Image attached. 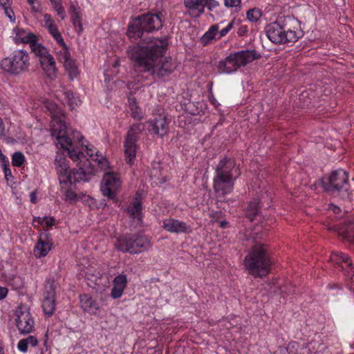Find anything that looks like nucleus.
Masks as SVG:
<instances>
[{
    "label": "nucleus",
    "instance_id": "1",
    "mask_svg": "<svg viewBox=\"0 0 354 354\" xmlns=\"http://www.w3.org/2000/svg\"><path fill=\"white\" fill-rule=\"evenodd\" d=\"M167 42L165 39H153L145 46H132L128 56L142 71H151L160 77L167 76L176 68L171 57H164Z\"/></svg>",
    "mask_w": 354,
    "mask_h": 354
},
{
    "label": "nucleus",
    "instance_id": "2",
    "mask_svg": "<svg viewBox=\"0 0 354 354\" xmlns=\"http://www.w3.org/2000/svg\"><path fill=\"white\" fill-rule=\"evenodd\" d=\"M55 165L62 189L67 187L68 183L88 182L93 176V169L88 160H86L82 163L80 162L77 168H74L69 171V165L64 154L57 152L55 158Z\"/></svg>",
    "mask_w": 354,
    "mask_h": 354
},
{
    "label": "nucleus",
    "instance_id": "3",
    "mask_svg": "<svg viewBox=\"0 0 354 354\" xmlns=\"http://www.w3.org/2000/svg\"><path fill=\"white\" fill-rule=\"evenodd\" d=\"M267 37L274 44L295 43L301 36L298 21L290 16L279 17L265 28Z\"/></svg>",
    "mask_w": 354,
    "mask_h": 354
},
{
    "label": "nucleus",
    "instance_id": "4",
    "mask_svg": "<svg viewBox=\"0 0 354 354\" xmlns=\"http://www.w3.org/2000/svg\"><path fill=\"white\" fill-rule=\"evenodd\" d=\"M241 172L234 160L230 158L221 159L215 168L213 189L218 196H224L232 192L234 181Z\"/></svg>",
    "mask_w": 354,
    "mask_h": 354
},
{
    "label": "nucleus",
    "instance_id": "5",
    "mask_svg": "<svg viewBox=\"0 0 354 354\" xmlns=\"http://www.w3.org/2000/svg\"><path fill=\"white\" fill-rule=\"evenodd\" d=\"M324 190L330 196L346 202L352 201V193L348 183V174L342 169L333 171L322 179Z\"/></svg>",
    "mask_w": 354,
    "mask_h": 354
},
{
    "label": "nucleus",
    "instance_id": "6",
    "mask_svg": "<svg viewBox=\"0 0 354 354\" xmlns=\"http://www.w3.org/2000/svg\"><path fill=\"white\" fill-rule=\"evenodd\" d=\"M271 263L266 245L262 243L254 244L244 259L245 269L254 277L268 274Z\"/></svg>",
    "mask_w": 354,
    "mask_h": 354
},
{
    "label": "nucleus",
    "instance_id": "7",
    "mask_svg": "<svg viewBox=\"0 0 354 354\" xmlns=\"http://www.w3.org/2000/svg\"><path fill=\"white\" fill-rule=\"evenodd\" d=\"M259 57L260 55L256 50H241L230 54L224 60L219 62L218 69L220 73H230Z\"/></svg>",
    "mask_w": 354,
    "mask_h": 354
},
{
    "label": "nucleus",
    "instance_id": "8",
    "mask_svg": "<svg viewBox=\"0 0 354 354\" xmlns=\"http://www.w3.org/2000/svg\"><path fill=\"white\" fill-rule=\"evenodd\" d=\"M30 66V55L26 50L22 49L13 51L1 62V68L11 75H19L27 72Z\"/></svg>",
    "mask_w": 354,
    "mask_h": 354
},
{
    "label": "nucleus",
    "instance_id": "9",
    "mask_svg": "<svg viewBox=\"0 0 354 354\" xmlns=\"http://www.w3.org/2000/svg\"><path fill=\"white\" fill-rule=\"evenodd\" d=\"M149 239L141 234H132L120 237L115 243V247L122 252L138 254L147 250L150 247Z\"/></svg>",
    "mask_w": 354,
    "mask_h": 354
},
{
    "label": "nucleus",
    "instance_id": "10",
    "mask_svg": "<svg viewBox=\"0 0 354 354\" xmlns=\"http://www.w3.org/2000/svg\"><path fill=\"white\" fill-rule=\"evenodd\" d=\"M143 129V124H133L128 130L125 137L124 142L125 158L127 162L130 165L134 162L138 147L136 143Z\"/></svg>",
    "mask_w": 354,
    "mask_h": 354
},
{
    "label": "nucleus",
    "instance_id": "11",
    "mask_svg": "<svg viewBox=\"0 0 354 354\" xmlns=\"http://www.w3.org/2000/svg\"><path fill=\"white\" fill-rule=\"evenodd\" d=\"M14 315L16 327L21 335H27L33 331L35 321L27 306L19 304L14 311Z\"/></svg>",
    "mask_w": 354,
    "mask_h": 354
},
{
    "label": "nucleus",
    "instance_id": "12",
    "mask_svg": "<svg viewBox=\"0 0 354 354\" xmlns=\"http://www.w3.org/2000/svg\"><path fill=\"white\" fill-rule=\"evenodd\" d=\"M51 126V134L56 139L57 145L67 150L72 146V140L66 136V126L61 116L54 115Z\"/></svg>",
    "mask_w": 354,
    "mask_h": 354
},
{
    "label": "nucleus",
    "instance_id": "13",
    "mask_svg": "<svg viewBox=\"0 0 354 354\" xmlns=\"http://www.w3.org/2000/svg\"><path fill=\"white\" fill-rule=\"evenodd\" d=\"M120 180L117 174L106 172L102 180L101 191L104 196L110 199L115 198L117 190L120 187Z\"/></svg>",
    "mask_w": 354,
    "mask_h": 354
},
{
    "label": "nucleus",
    "instance_id": "14",
    "mask_svg": "<svg viewBox=\"0 0 354 354\" xmlns=\"http://www.w3.org/2000/svg\"><path fill=\"white\" fill-rule=\"evenodd\" d=\"M142 22V28L145 32L158 30L162 26V15L147 13L138 16Z\"/></svg>",
    "mask_w": 354,
    "mask_h": 354
},
{
    "label": "nucleus",
    "instance_id": "15",
    "mask_svg": "<svg viewBox=\"0 0 354 354\" xmlns=\"http://www.w3.org/2000/svg\"><path fill=\"white\" fill-rule=\"evenodd\" d=\"M52 245L50 234L46 231L41 232L34 248L35 257L37 259L46 257L51 250Z\"/></svg>",
    "mask_w": 354,
    "mask_h": 354
},
{
    "label": "nucleus",
    "instance_id": "16",
    "mask_svg": "<svg viewBox=\"0 0 354 354\" xmlns=\"http://www.w3.org/2000/svg\"><path fill=\"white\" fill-rule=\"evenodd\" d=\"M186 13L192 18H198L204 13L205 0H183Z\"/></svg>",
    "mask_w": 354,
    "mask_h": 354
},
{
    "label": "nucleus",
    "instance_id": "17",
    "mask_svg": "<svg viewBox=\"0 0 354 354\" xmlns=\"http://www.w3.org/2000/svg\"><path fill=\"white\" fill-rule=\"evenodd\" d=\"M147 123H149L151 126V129L153 133L159 137H163L168 132V122L165 115L160 114L158 118H156L153 120L148 121Z\"/></svg>",
    "mask_w": 354,
    "mask_h": 354
},
{
    "label": "nucleus",
    "instance_id": "18",
    "mask_svg": "<svg viewBox=\"0 0 354 354\" xmlns=\"http://www.w3.org/2000/svg\"><path fill=\"white\" fill-rule=\"evenodd\" d=\"M44 26L46 28L49 33L52 35L54 39L59 45H64V39L58 30L57 26L55 24V21L52 19L50 15L44 14Z\"/></svg>",
    "mask_w": 354,
    "mask_h": 354
},
{
    "label": "nucleus",
    "instance_id": "19",
    "mask_svg": "<svg viewBox=\"0 0 354 354\" xmlns=\"http://www.w3.org/2000/svg\"><path fill=\"white\" fill-rule=\"evenodd\" d=\"M41 67L46 75L50 80H54L57 77V68L56 62L52 55H49L39 61Z\"/></svg>",
    "mask_w": 354,
    "mask_h": 354
},
{
    "label": "nucleus",
    "instance_id": "20",
    "mask_svg": "<svg viewBox=\"0 0 354 354\" xmlns=\"http://www.w3.org/2000/svg\"><path fill=\"white\" fill-rule=\"evenodd\" d=\"M162 227L169 232L177 234L185 233L188 229L185 222L171 218L163 221Z\"/></svg>",
    "mask_w": 354,
    "mask_h": 354
},
{
    "label": "nucleus",
    "instance_id": "21",
    "mask_svg": "<svg viewBox=\"0 0 354 354\" xmlns=\"http://www.w3.org/2000/svg\"><path fill=\"white\" fill-rule=\"evenodd\" d=\"M113 286L111 292V296L113 299H118L122 295L127 284L126 275L121 274L116 276L113 279Z\"/></svg>",
    "mask_w": 354,
    "mask_h": 354
},
{
    "label": "nucleus",
    "instance_id": "22",
    "mask_svg": "<svg viewBox=\"0 0 354 354\" xmlns=\"http://www.w3.org/2000/svg\"><path fill=\"white\" fill-rule=\"evenodd\" d=\"M57 97L63 103H66L71 109L81 104V100L72 90H58Z\"/></svg>",
    "mask_w": 354,
    "mask_h": 354
},
{
    "label": "nucleus",
    "instance_id": "23",
    "mask_svg": "<svg viewBox=\"0 0 354 354\" xmlns=\"http://www.w3.org/2000/svg\"><path fill=\"white\" fill-rule=\"evenodd\" d=\"M145 31L140 19L137 17L129 23L127 34L130 39L136 40L142 36Z\"/></svg>",
    "mask_w": 354,
    "mask_h": 354
},
{
    "label": "nucleus",
    "instance_id": "24",
    "mask_svg": "<svg viewBox=\"0 0 354 354\" xmlns=\"http://www.w3.org/2000/svg\"><path fill=\"white\" fill-rule=\"evenodd\" d=\"M82 308L88 313L95 314L99 310V304L88 295H83L80 297Z\"/></svg>",
    "mask_w": 354,
    "mask_h": 354
},
{
    "label": "nucleus",
    "instance_id": "25",
    "mask_svg": "<svg viewBox=\"0 0 354 354\" xmlns=\"http://www.w3.org/2000/svg\"><path fill=\"white\" fill-rule=\"evenodd\" d=\"M128 104L131 111V116L136 120H141L144 118L145 113L138 105L136 98L133 95V92H130L128 95Z\"/></svg>",
    "mask_w": 354,
    "mask_h": 354
},
{
    "label": "nucleus",
    "instance_id": "26",
    "mask_svg": "<svg viewBox=\"0 0 354 354\" xmlns=\"http://www.w3.org/2000/svg\"><path fill=\"white\" fill-rule=\"evenodd\" d=\"M142 203L138 198V194H136V196L133 198V201L130 203L127 207V212L131 218L140 221L142 217Z\"/></svg>",
    "mask_w": 354,
    "mask_h": 354
},
{
    "label": "nucleus",
    "instance_id": "27",
    "mask_svg": "<svg viewBox=\"0 0 354 354\" xmlns=\"http://www.w3.org/2000/svg\"><path fill=\"white\" fill-rule=\"evenodd\" d=\"M69 13L71 15V21L76 31L79 34L81 33L83 30V27L80 8L72 3L69 8Z\"/></svg>",
    "mask_w": 354,
    "mask_h": 354
},
{
    "label": "nucleus",
    "instance_id": "28",
    "mask_svg": "<svg viewBox=\"0 0 354 354\" xmlns=\"http://www.w3.org/2000/svg\"><path fill=\"white\" fill-rule=\"evenodd\" d=\"M13 31L15 33V39L17 43L29 44L30 45V43L37 39L35 34L19 28H15Z\"/></svg>",
    "mask_w": 354,
    "mask_h": 354
},
{
    "label": "nucleus",
    "instance_id": "29",
    "mask_svg": "<svg viewBox=\"0 0 354 354\" xmlns=\"http://www.w3.org/2000/svg\"><path fill=\"white\" fill-rule=\"evenodd\" d=\"M330 260L337 265H339L342 262L347 263L348 267L350 268V270L347 272V275L348 277H353L354 275L353 264L350 261V257L348 255L342 252L333 253L331 255Z\"/></svg>",
    "mask_w": 354,
    "mask_h": 354
},
{
    "label": "nucleus",
    "instance_id": "30",
    "mask_svg": "<svg viewBox=\"0 0 354 354\" xmlns=\"http://www.w3.org/2000/svg\"><path fill=\"white\" fill-rule=\"evenodd\" d=\"M59 284L53 276H49L46 279L44 286V297H54L56 295V290Z\"/></svg>",
    "mask_w": 354,
    "mask_h": 354
},
{
    "label": "nucleus",
    "instance_id": "31",
    "mask_svg": "<svg viewBox=\"0 0 354 354\" xmlns=\"http://www.w3.org/2000/svg\"><path fill=\"white\" fill-rule=\"evenodd\" d=\"M219 26L214 24L209 27V30L201 38V42L203 46L211 44L214 40L216 39V36L218 33Z\"/></svg>",
    "mask_w": 354,
    "mask_h": 354
},
{
    "label": "nucleus",
    "instance_id": "32",
    "mask_svg": "<svg viewBox=\"0 0 354 354\" xmlns=\"http://www.w3.org/2000/svg\"><path fill=\"white\" fill-rule=\"evenodd\" d=\"M30 48L35 55L39 57V61L50 55L48 50L38 42L37 38L30 43Z\"/></svg>",
    "mask_w": 354,
    "mask_h": 354
},
{
    "label": "nucleus",
    "instance_id": "33",
    "mask_svg": "<svg viewBox=\"0 0 354 354\" xmlns=\"http://www.w3.org/2000/svg\"><path fill=\"white\" fill-rule=\"evenodd\" d=\"M42 307L44 313L48 317L51 316L55 310V297H44Z\"/></svg>",
    "mask_w": 354,
    "mask_h": 354
},
{
    "label": "nucleus",
    "instance_id": "34",
    "mask_svg": "<svg viewBox=\"0 0 354 354\" xmlns=\"http://www.w3.org/2000/svg\"><path fill=\"white\" fill-rule=\"evenodd\" d=\"M63 64L71 80L78 77L80 71L75 60L71 59Z\"/></svg>",
    "mask_w": 354,
    "mask_h": 354
},
{
    "label": "nucleus",
    "instance_id": "35",
    "mask_svg": "<svg viewBox=\"0 0 354 354\" xmlns=\"http://www.w3.org/2000/svg\"><path fill=\"white\" fill-rule=\"evenodd\" d=\"M259 213V201L254 200L251 201L245 211V216L248 217L250 221L254 220L255 217L258 215Z\"/></svg>",
    "mask_w": 354,
    "mask_h": 354
},
{
    "label": "nucleus",
    "instance_id": "36",
    "mask_svg": "<svg viewBox=\"0 0 354 354\" xmlns=\"http://www.w3.org/2000/svg\"><path fill=\"white\" fill-rule=\"evenodd\" d=\"M262 17V11L259 8L249 9L246 12L247 19L252 23L257 22Z\"/></svg>",
    "mask_w": 354,
    "mask_h": 354
},
{
    "label": "nucleus",
    "instance_id": "37",
    "mask_svg": "<svg viewBox=\"0 0 354 354\" xmlns=\"http://www.w3.org/2000/svg\"><path fill=\"white\" fill-rule=\"evenodd\" d=\"M73 184H68L64 189L61 187V191L64 194L65 200L69 201L71 203L75 202L77 198V194L73 192L71 187Z\"/></svg>",
    "mask_w": 354,
    "mask_h": 354
},
{
    "label": "nucleus",
    "instance_id": "38",
    "mask_svg": "<svg viewBox=\"0 0 354 354\" xmlns=\"http://www.w3.org/2000/svg\"><path fill=\"white\" fill-rule=\"evenodd\" d=\"M60 46L62 47V49L58 53L57 59L60 62L64 64L66 61H68L72 58L71 57L70 53L66 44L64 43V45Z\"/></svg>",
    "mask_w": 354,
    "mask_h": 354
},
{
    "label": "nucleus",
    "instance_id": "39",
    "mask_svg": "<svg viewBox=\"0 0 354 354\" xmlns=\"http://www.w3.org/2000/svg\"><path fill=\"white\" fill-rule=\"evenodd\" d=\"M25 161L24 155L20 151H16L12 156V164L14 167H21Z\"/></svg>",
    "mask_w": 354,
    "mask_h": 354
},
{
    "label": "nucleus",
    "instance_id": "40",
    "mask_svg": "<svg viewBox=\"0 0 354 354\" xmlns=\"http://www.w3.org/2000/svg\"><path fill=\"white\" fill-rule=\"evenodd\" d=\"M68 151V156L71 159H72L73 161H77L81 160V158H84V156L83 153H80L79 151H77L75 149H68L66 150Z\"/></svg>",
    "mask_w": 354,
    "mask_h": 354
},
{
    "label": "nucleus",
    "instance_id": "41",
    "mask_svg": "<svg viewBox=\"0 0 354 354\" xmlns=\"http://www.w3.org/2000/svg\"><path fill=\"white\" fill-rule=\"evenodd\" d=\"M241 0H224V5L227 8H240Z\"/></svg>",
    "mask_w": 354,
    "mask_h": 354
},
{
    "label": "nucleus",
    "instance_id": "42",
    "mask_svg": "<svg viewBox=\"0 0 354 354\" xmlns=\"http://www.w3.org/2000/svg\"><path fill=\"white\" fill-rule=\"evenodd\" d=\"M234 23V21H232L231 22H230L228 24V25L225 28H224L222 30H221L220 31H218V37H217V39H219L221 37L225 36L230 32V30H232V28H233Z\"/></svg>",
    "mask_w": 354,
    "mask_h": 354
},
{
    "label": "nucleus",
    "instance_id": "43",
    "mask_svg": "<svg viewBox=\"0 0 354 354\" xmlns=\"http://www.w3.org/2000/svg\"><path fill=\"white\" fill-rule=\"evenodd\" d=\"M1 7L4 10V12H5L6 15L10 19V21H15V13H14L12 9L11 8V5H8V6L6 5L5 6H1Z\"/></svg>",
    "mask_w": 354,
    "mask_h": 354
},
{
    "label": "nucleus",
    "instance_id": "44",
    "mask_svg": "<svg viewBox=\"0 0 354 354\" xmlns=\"http://www.w3.org/2000/svg\"><path fill=\"white\" fill-rule=\"evenodd\" d=\"M220 5L219 2L216 0H205L204 8L207 7L209 10L218 7Z\"/></svg>",
    "mask_w": 354,
    "mask_h": 354
},
{
    "label": "nucleus",
    "instance_id": "45",
    "mask_svg": "<svg viewBox=\"0 0 354 354\" xmlns=\"http://www.w3.org/2000/svg\"><path fill=\"white\" fill-rule=\"evenodd\" d=\"M28 346V344L26 339H22L19 340V342L17 344L18 349L23 353L27 352Z\"/></svg>",
    "mask_w": 354,
    "mask_h": 354
},
{
    "label": "nucleus",
    "instance_id": "46",
    "mask_svg": "<svg viewBox=\"0 0 354 354\" xmlns=\"http://www.w3.org/2000/svg\"><path fill=\"white\" fill-rule=\"evenodd\" d=\"M55 220L53 217L45 216L44 225L46 227H52L55 225Z\"/></svg>",
    "mask_w": 354,
    "mask_h": 354
},
{
    "label": "nucleus",
    "instance_id": "47",
    "mask_svg": "<svg viewBox=\"0 0 354 354\" xmlns=\"http://www.w3.org/2000/svg\"><path fill=\"white\" fill-rule=\"evenodd\" d=\"M248 31V26L246 25L241 24L237 30V34L239 35V36H244L247 34Z\"/></svg>",
    "mask_w": 354,
    "mask_h": 354
},
{
    "label": "nucleus",
    "instance_id": "48",
    "mask_svg": "<svg viewBox=\"0 0 354 354\" xmlns=\"http://www.w3.org/2000/svg\"><path fill=\"white\" fill-rule=\"evenodd\" d=\"M26 339V342L28 344H30V346L35 347L37 345L38 341L37 338L35 336L30 335L27 338H25Z\"/></svg>",
    "mask_w": 354,
    "mask_h": 354
},
{
    "label": "nucleus",
    "instance_id": "49",
    "mask_svg": "<svg viewBox=\"0 0 354 354\" xmlns=\"http://www.w3.org/2000/svg\"><path fill=\"white\" fill-rule=\"evenodd\" d=\"M8 290L6 288L0 286V300L3 299L8 295Z\"/></svg>",
    "mask_w": 354,
    "mask_h": 354
},
{
    "label": "nucleus",
    "instance_id": "50",
    "mask_svg": "<svg viewBox=\"0 0 354 354\" xmlns=\"http://www.w3.org/2000/svg\"><path fill=\"white\" fill-rule=\"evenodd\" d=\"M53 8L55 10L60 9L62 7L61 0H50Z\"/></svg>",
    "mask_w": 354,
    "mask_h": 354
},
{
    "label": "nucleus",
    "instance_id": "51",
    "mask_svg": "<svg viewBox=\"0 0 354 354\" xmlns=\"http://www.w3.org/2000/svg\"><path fill=\"white\" fill-rule=\"evenodd\" d=\"M44 221H45V216L43 217H35L33 219V223L35 225V223H37L38 225H44Z\"/></svg>",
    "mask_w": 354,
    "mask_h": 354
},
{
    "label": "nucleus",
    "instance_id": "52",
    "mask_svg": "<svg viewBox=\"0 0 354 354\" xmlns=\"http://www.w3.org/2000/svg\"><path fill=\"white\" fill-rule=\"evenodd\" d=\"M31 6V9L35 12H40V10H41V7H40V5L39 3H38V1H35V3H32V4H30Z\"/></svg>",
    "mask_w": 354,
    "mask_h": 354
},
{
    "label": "nucleus",
    "instance_id": "53",
    "mask_svg": "<svg viewBox=\"0 0 354 354\" xmlns=\"http://www.w3.org/2000/svg\"><path fill=\"white\" fill-rule=\"evenodd\" d=\"M55 11L57 12V15L59 16L62 19H65L66 15H65V10H64V8L63 6L62 8H60V9L55 10Z\"/></svg>",
    "mask_w": 354,
    "mask_h": 354
},
{
    "label": "nucleus",
    "instance_id": "54",
    "mask_svg": "<svg viewBox=\"0 0 354 354\" xmlns=\"http://www.w3.org/2000/svg\"><path fill=\"white\" fill-rule=\"evenodd\" d=\"M329 209L333 211L335 214H337L341 212V209L335 205H330Z\"/></svg>",
    "mask_w": 354,
    "mask_h": 354
},
{
    "label": "nucleus",
    "instance_id": "55",
    "mask_svg": "<svg viewBox=\"0 0 354 354\" xmlns=\"http://www.w3.org/2000/svg\"><path fill=\"white\" fill-rule=\"evenodd\" d=\"M30 201L32 203H36V202H37V192L36 191H33L30 194Z\"/></svg>",
    "mask_w": 354,
    "mask_h": 354
},
{
    "label": "nucleus",
    "instance_id": "56",
    "mask_svg": "<svg viewBox=\"0 0 354 354\" xmlns=\"http://www.w3.org/2000/svg\"><path fill=\"white\" fill-rule=\"evenodd\" d=\"M5 126L1 118H0V138L4 136Z\"/></svg>",
    "mask_w": 354,
    "mask_h": 354
},
{
    "label": "nucleus",
    "instance_id": "57",
    "mask_svg": "<svg viewBox=\"0 0 354 354\" xmlns=\"http://www.w3.org/2000/svg\"><path fill=\"white\" fill-rule=\"evenodd\" d=\"M12 0H0V6H5L7 5H12Z\"/></svg>",
    "mask_w": 354,
    "mask_h": 354
},
{
    "label": "nucleus",
    "instance_id": "58",
    "mask_svg": "<svg viewBox=\"0 0 354 354\" xmlns=\"http://www.w3.org/2000/svg\"><path fill=\"white\" fill-rule=\"evenodd\" d=\"M0 160H1V162L3 164L9 162L8 158L2 153L1 150H0Z\"/></svg>",
    "mask_w": 354,
    "mask_h": 354
},
{
    "label": "nucleus",
    "instance_id": "59",
    "mask_svg": "<svg viewBox=\"0 0 354 354\" xmlns=\"http://www.w3.org/2000/svg\"><path fill=\"white\" fill-rule=\"evenodd\" d=\"M227 225V222L225 221H222L220 222V227L222 228L226 227Z\"/></svg>",
    "mask_w": 354,
    "mask_h": 354
},
{
    "label": "nucleus",
    "instance_id": "60",
    "mask_svg": "<svg viewBox=\"0 0 354 354\" xmlns=\"http://www.w3.org/2000/svg\"><path fill=\"white\" fill-rule=\"evenodd\" d=\"M4 174H5V176H6V179H8V176H12V175H11V171H10V170H6V171H4Z\"/></svg>",
    "mask_w": 354,
    "mask_h": 354
},
{
    "label": "nucleus",
    "instance_id": "61",
    "mask_svg": "<svg viewBox=\"0 0 354 354\" xmlns=\"http://www.w3.org/2000/svg\"><path fill=\"white\" fill-rule=\"evenodd\" d=\"M6 170H10L9 168V162L4 164L3 171Z\"/></svg>",
    "mask_w": 354,
    "mask_h": 354
},
{
    "label": "nucleus",
    "instance_id": "62",
    "mask_svg": "<svg viewBox=\"0 0 354 354\" xmlns=\"http://www.w3.org/2000/svg\"><path fill=\"white\" fill-rule=\"evenodd\" d=\"M87 154L90 156V157H93V153L91 149H88L87 151Z\"/></svg>",
    "mask_w": 354,
    "mask_h": 354
},
{
    "label": "nucleus",
    "instance_id": "63",
    "mask_svg": "<svg viewBox=\"0 0 354 354\" xmlns=\"http://www.w3.org/2000/svg\"><path fill=\"white\" fill-rule=\"evenodd\" d=\"M29 4L35 3L37 0H27Z\"/></svg>",
    "mask_w": 354,
    "mask_h": 354
},
{
    "label": "nucleus",
    "instance_id": "64",
    "mask_svg": "<svg viewBox=\"0 0 354 354\" xmlns=\"http://www.w3.org/2000/svg\"><path fill=\"white\" fill-rule=\"evenodd\" d=\"M301 95L305 97L307 95V93L306 91L302 92Z\"/></svg>",
    "mask_w": 354,
    "mask_h": 354
}]
</instances>
